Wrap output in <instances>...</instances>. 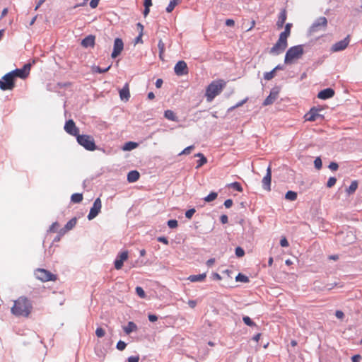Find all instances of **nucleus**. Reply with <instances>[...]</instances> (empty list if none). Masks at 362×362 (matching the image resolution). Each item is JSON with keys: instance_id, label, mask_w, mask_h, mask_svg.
Wrapping results in <instances>:
<instances>
[{"instance_id": "obj_63", "label": "nucleus", "mask_w": 362, "mask_h": 362, "mask_svg": "<svg viewBox=\"0 0 362 362\" xmlns=\"http://www.w3.org/2000/svg\"><path fill=\"white\" fill-rule=\"evenodd\" d=\"M352 362H360L361 356L359 354H356L352 356Z\"/></svg>"}, {"instance_id": "obj_6", "label": "nucleus", "mask_w": 362, "mask_h": 362, "mask_svg": "<svg viewBox=\"0 0 362 362\" xmlns=\"http://www.w3.org/2000/svg\"><path fill=\"white\" fill-rule=\"evenodd\" d=\"M35 275L37 279L43 282L55 281L57 279L56 275L44 269H36L35 272Z\"/></svg>"}, {"instance_id": "obj_10", "label": "nucleus", "mask_w": 362, "mask_h": 362, "mask_svg": "<svg viewBox=\"0 0 362 362\" xmlns=\"http://www.w3.org/2000/svg\"><path fill=\"white\" fill-rule=\"evenodd\" d=\"M101 207H102L101 200L100 198H97L94 201L92 207L90 208V212L87 216L88 219L90 221V220H93V218H95L98 215V214L100 212Z\"/></svg>"}, {"instance_id": "obj_48", "label": "nucleus", "mask_w": 362, "mask_h": 362, "mask_svg": "<svg viewBox=\"0 0 362 362\" xmlns=\"http://www.w3.org/2000/svg\"><path fill=\"white\" fill-rule=\"evenodd\" d=\"M195 212L196 210L194 209H190L185 212V217L188 219H190Z\"/></svg>"}, {"instance_id": "obj_4", "label": "nucleus", "mask_w": 362, "mask_h": 362, "mask_svg": "<svg viewBox=\"0 0 362 362\" xmlns=\"http://www.w3.org/2000/svg\"><path fill=\"white\" fill-rule=\"evenodd\" d=\"M76 141L79 145L83 146L87 151H93L97 148L94 139L90 135L79 134L76 137Z\"/></svg>"}, {"instance_id": "obj_46", "label": "nucleus", "mask_w": 362, "mask_h": 362, "mask_svg": "<svg viewBox=\"0 0 362 362\" xmlns=\"http://www.w3.org/2000/svg\"><path fill=\"white\" fill-rule=\"evenodd\" d=\"M95 334L98 337L101 338L105 336V331L102 327H98L95 330Z\"/></svg>"}, {"instance_id": "obj_5", "label": "nucleus", "mask_w": 362, "mask_h": 362, "mask_svg": "<svg viewBox=\"0 0 362 362\" xmlns=\"http://www.w3.org/2000/svg\"><path fill=\"white\" fill-rule=\"evenodd\" d=\"M288 46L287 39L279 36L276 42L270 49L269 54L272 55H279L284 52Z\"/></svg>"}, {"instance_id": "obj_25", "label": "nucleus", "mask_w": 362, "mask_h": 362, "mask_svg": "<svg viewBox=\"0 0 362 362\" xmlns=\"http://www.w3.org/2000/svg\"><path fill=\"white\" fill-rule=\"evenodd\" d=\"M76 223L77 218L76 217L72 218L66 223V224L64 226V228L62 230H63V233H65L71 230L76 226Z\"/></svg>"}, {"instance_id": "obj_55", "label": "nucleus", "mask_w": 362, "mask_h": 362, "mask_svg": "<svg viewBox=\"0 0 362 362\" xmlns=\"http://www.w3.org/2000/svg\"><path fill=\"white\" fill-rule=\"evenodd\" d=\"M31 64H25L23 67L22 68L25 72V74H27V76L29 74L30 70Z\"/></svg>"}, {"instance_id": "obj_1", "label": "nucleus", "mask_w": 362, "mask_h": 362, "mask_svg": "<svg viewBox=\"0 0 362 362\" xmlns=\"http://www.w3.org/2000/svg\"><path fill=\"white\" fill-rule=\"evenodd\" d=\"M33 310L31 301L25 296H21L14 301L11 313L16 317H28Z\"/></svg>"}, {"instance_id": "obj_24", "label": "nucleus", "mask_w": 362, "mask_h": 362, "mask_svg": "<svg viewBox=\"0 0 362 362\" xmlns=\"http://www.w3.org/2000/svg\"><path fill=\"white\" fill-rule=\"evenodd\" d=\"M140 177V174L137 170H132L127 174V181L129 182H135Z\"/></svg>"}, {"instance_id": "obj_40", "label": "nucleus", "mask_w": 362, "mask_h": 362, "mask_svg": "<svg viewBox=\"0 0 362 362\" xmlns=\"http://www.w3.org/2000/svg\"><path fill=\"white\" fill-rule=\"evenodd\" d=\"M136 294L141 298H144L146 297V293H145V291H144V289L140 287V286H137L136 288Z\"/></svg>"}, {"instance_id": "obj_28", "label": "nucleus", "mask_w": 362, "mask_h": 362, "mask_svg": "<svg viewBox=\"0 0 362 362\" xmlns=\"http://www.w3.org/2000/svg\"><path fill=\"white\" fill-rule=\"evenodd\" d=\"M195 157H199L200 159L197 160V165L196 166V168L198 169L201 168L203 165L206 163L207 159L202 154V153H198L194 155Z\"/></svg>"}, {"instance_id": "obj_13", "label": "nucleus", "mask_w": 362, "mask_h": 362, "mask_svg": "<svg viewBox=\"0 0 362 362\" xmlns=\"http://www.w3.org/2000/svg\"><path fill=\"white\" fill-rule=\"evenodd\" d=\"M271 182H272V168L269 165L267 168V173L262 180V187L266 191H271Z\"/></svg>"}, {"instance_id": "obj_38", "label": "nucleus", "mask_w": 362, "mask_h": 362, "mask_svg": "<svg viewBox=\"0 0 362 362\" xmlns=\"http://www.w3.org/2000/svg\"><path fill=\"white\" fill-rule=\"evenodd\" d=\"M275 72L274 69L269 72H265L264 74V78L267 81L272 80L274 77Z\"/></svg>"}, {"instance_id": "obj_47", "label": "nucleus", "mask_w": 362, "mask_h": 362, "mask_svg": "<svg viewBox=\"0 0 362 362\" xmlns=\"http://www.w3.org/2000/svg\"><path fill=\"white\" fill-rule=\"evenodd\" d=\"M245 255V251L241 247H237L235 248V255L238 257H242Z\"/></svg>"}, {"instance_id": "obj_49", "label": "nucleus", "mask_w": 362, "mask_h": 362, "mask_svg": "<svg viewBox=\"0 0 362 362\" xmlns=\"http://www.w3.org/2000/svg\"><path fill=\"white\" fill-rule=\"evenodd\" d=\"M194 148V146L193 145L192 146H187V148H185L180 153V155H182V154H185V155H187V154H189L191 153V151Z\"/></svg>"}, {"instance_id": "obj_30", "label": "nucleus", "mask_w": 362, "mask_h": 362, "mask_svg": "<svg viewBox=\"0 0 362 362\" xmlns=\"http://www.w3.org/2000/svg\"><path fill=\"white\" fill-rule=\"evenodd\" d=\"M181 1V0H170L168 6L166 8V11L170 13L173 11L175 7Z\"/></svg>"}, {"instance_id": "obj_17", "label": "nucleus", "mask_w": 362, "mask_h": 362, "mask_svg": "<svg viewBox=\"0 0 362 362\" xmlns=\"http://www.w3.org/2000/svg\"><path fill=\"white\" fill-rule=\"evenodd\" d=\"M14 87L15 84L6 77V74L2 77V80L0 79V88L2 90H11Z\"/></svg>"}, {"instance_id": "obj_57", "label": "nucleus", "mask_w": 362, "mask_h": 362, "mask_svg": "<svg viewBox=\"0 0 362 362\" xmlns=\"http://www.w3.org/2000/svg\"><path fill=\"white\" fill-rule=\"evenodd\" d=\"M99 1L100 0H91L90 2V6L92 8H95L98 6Z\"/></svg>"}, {"instance_id": "obj_3", "label": "nucleus", "mask_w": 362, "mask_h": 362, "mask_svg": "<svg viewBox=\"0 0 362 362\" xmlns=\"http://www.w3.org/2000/svg\"><path fill=\"white\" fill-rule=\"evenodd\" d=\"M303 47V45L291 47L286 53L284 63L289 64L294 60L300 59L304 54Z\"/></svg>"}, {"instance_id": "obj_58", "label": "nucleus", "mask_w": 362, "mask_h": 362, "mask_svg": "<svg viewBox=\"0 0 362 362\" xmlns=\"http://www.w3.org/2000/svg\"><path fill=\"white\" fill-rule=\"evenodd\" d=\"M220 221L221 222L223 223V224H226L228 223V216L227 215H221V217H220Z\"/></svg>"}, {"instance_id": "obj_14", "label": "nucleus", "mask_w": 362, "mask_h": 362, "mask_svg": "<svg viewBox=\"0 0 362 362\" xmlns=\"http://www.w3.org/2000/svg\"><path fill=\"white\" fill-rule=\"evenodd\" d=\"M174 71L177 76H184L188 74V67L185 61H179L174 67Z\"/></svg>"}, {"instance_id": "obj_11", "label": "nucleus", "mask_w": 362, "mask_h": 362, "mask_svg": "<svg viewBox=\"0 0 362 362\" xmlns=\"http://www.w3.org/2000/svg\"><path fill=\"white\" fill-rule=\"evenodd\" d=\"M349 42H350V35H348L344 39L334 43L332 46L331 50L334 52L344 50L348 47Z\"/></svg>"}, {"instance_id": "obj_9", "label": "nucleus", "mask_w": 362, "mask_h": 362, "mask_svg": "<svg viewBox=\"0 0 362 362\" xmlns=\"http://www.w3.org/2000/svg\"><path fill=\"white\" fill-rule=\"evenodd\" d=\"M64 129L69 135L77 137L79 135V129L76 126L73 119H69L66 122Z\"/></svg>"}, {"instance_id": "obj_50", "label": "nucleus", "mask_w": 362, "mask_h": 362, "mask_svg": "<svg viewBox=\"0 0 362 362\" xmlns=\"http://www.w3.org/2000/svg\"><path fill=\"white\" fill-rule=\"evenodd\" d=\"M328 168L332 171H336L339 168V165L335 162H331Z\"/></svg>"}, {"instance_id": "obj_34", "label": "nucleus", "mask_w": 362, "mask_h": 362, "mask_svg": "<svg viewBox=\"0 0 362 362\" xmlns=\"http://www.w3.org/2000/svg\"><path fill=\"white\" fill-rule=\"evenodd\" d=\"M228 187H230V188H233L235 190H236L238 192H243V190L241 185L239 182H232L230 184H228Z\"/></svg>"}, {"instance_id": "obj_62", "label": "nucleus", "mask_w": 362, "mask_h": 362, "mask_svg": "<svg viewBox=\"0 0 362 362\" xmlns=\"http://www.w3.org/2000/svg\"><path fill=\"white\" fill-rule=\"evenodd\" d=\"M110 68V66H108V67H107L105 69H101L100 67L97 66L96 67V71L100 73V74L105 73V72L107 71Z\"/></svg>"}, {"instance_id": "obj_32", "label": "nucleus", "mask_w": 362, "mask_h": 362, "mask_svg": "<svg viewBox=\"0 0 362 362\" xmlns=\"http://www.w3.org/2000/svg\"><path fill=\"white\" fill-rule=\"evenodd\" d=\"M358 187V182L356 180L352 181L349 188L346 189L348 194H351L355 192Z\"/></svg>"}, {"instance_id": "obj_36", "label": "nucleus", "mask_w": 362, "mask_h": 362, "mask_svg": "<svg viewBox=\"0 0 362 362\" xmlns=\"http://www.w3.org/2000/svg\"><path fill=\"white\" fill-rule=\"evenodd\" d=\"M218 194L214 192L209 193L204 199L206 202H210L215 200L217 198Z\"/></svg>"}, {"instance_id": "obj_51", "label": "nucleus", "mask_w": 362, "mask_h": 362, "mask_svg": "<svg viewBox=\"0 0 362 362\" xmlns=\"http://www.w3.org/2000/svg\"><path fill=\"white\" fill-rule=\"evenodd\" d=\"M139 356L137 355V356H129L128 358H127V361L128 362H139Z\"/></svg>"}, {"instance_id": "obj_31", "label": "nucleus", "mask_w": 362, "mask_h": 362, "mask_svg": "<svg viewBox=\"0 0 362 362\" xmlns=\"http://www.w3.org/2000/svg\"><path fill=\"white\" fill-rule=\"evenodd\" d=\"M83 200V194L81 193H74L71 197V201L73 203H80Z\"/></svg>"}, {"instance_id": "obj_54", "label": "nucleus", "mask_w": 362, "mask_h": 362, "mask_svg": "<svg viewBox=\"0 0 362 362\" xmlns=\"http://www.w3.org/2000/svg\"><path fill=\"white\" fill-rule=\"evenodd\" d=\"M157 240L160 243H162L165 245H168L169 242L167 238L164 236H160L157 238Z\"/></svg>"}, {"instance_id": "obj_26", "label": "nucleus", "mask_w": 362, "mask_h": 362, "mask_svg": "<svg viewBox=\"0 0 362 362\" xmlns=\"http://www.w3.org/2000/svg\"><path fill=\"white\" fill-rule=\"evenodd\" d=\"M293 25L291 23H288L285 25L284 30L281 32L279 35V36L284 37L286 39H288V37L291 35V29L292 28Z\"/></svg>"}, {"instance_id": "obj_15", "label": "nucleus", "mask_w": 362, "mask_h": 362, "mask_svg": "<svg viewBox=\"0 0 362 362\" xmlns=\"http://www.w3.org/2000/svg\"><path fill=\"white\" fill-rule=\"evenodd\" d=\"M124 49V43L121 38H116L114 42L113 51L111 54L112 58L118 57Z\"/></svg>"}, {"instance_id": "obj_12", "label": "nucleus", "mask_w": 362, "mask_h": 362, "mask_svg": "<svg viewBox=\"0 0 362 362\" xmlns=\"http://www.w3.org/2000/svg\"><path fill=\"white\" fill-rule=\"evenodd\" d=\"M6 77L11 81V82L15 84V81L16 77H19L21 78H25L27 77V74H25L23 69H16L13 71H11L6 74Z\"/></svg>"}, {"instance_id": "obj_42", "label": "nucleus", "mask_w": 362, "mask_h": 362, "mask_svg": "<svg viewBox=\"0 0 362 362\" xmlns=\"http://www.w3.org/2000/svg\"><path fill=\"white\" fill-rule=\"evenodd\" d=\"M168 224V226L170 228H175L177 227L178 226V223H177V221L175 220V219H170L168 221L167 223Z\"/></svg>"}, {"instance_id": "obj_43", "label": "nucleus", "mask_w": 362, "mask_h": 362, "mask_svg": "<svg viewBox=\"0 0 362 362\" xmlns=\"http://www.w3.org/2000/svg\"><path fill=\"white\" fill-rule=\"evenodd\" d=\"M158 49H159V55H160V57L161 58L162 57H161L162 54L163 53V52L165 50V44L163 43L162 40H159L158 44Z\"/></svg>"}, {"instance_id": "obj_7", "label": "nucleus", "mask_w": 362, "mask_h": 362, "mask_svg": "<svg viewBox=\"0 0 362 362\" xmlns=\"http://www.w3.org/2000/svg\"><path fill=\"white\" fill-rule=\"evenodd\" d=\"M327 26V20L325 17L322 16L317 18L312 25L309 28L310 34H313L325 28Z\"/></svg>"}, {"instance_id": "obj_39", "label": "nucleus", "mask_w": 362, "mask_h": 362, "mask_svg": "<svg viewBox=\"0 0 362 362\" xmlns=\"http://www.w3.org/2000/svg\"><path fill=\"white\" fill-rule=\"evenodd\" d=\"M243 320L245 325L250 327L255 326V323L248 316H244Z\"/></svg>"}, {"instance_id": "obj_16", "label": "nucleus", "mask_w": 362, "mask_h": 362, "mask_svg": "<svg viewBox=\"0 0 362 362\" xmlns=\"http://www.w3.org/2000/svg\"><path fill=\"white\" fill-rule=\"evenodd\" d=\"M128 258V252L123 251L120 252L116 257L114 264L116 269L119 270L122 269L124 262Z\"/></svg>"}, {"instance_id": "obj_44", "label": "nucleus", "mask_w": 362, "mask_h": 362, "mask_svg": "<svg viewBox=\"0 0 362 362\" xmlns=\"http://www.w3.org/2000/svg\"><path fill=\"white\" fill-rule=\"evenodd\" d=\"M337 182V179L334 177H330L327 182V187L329 188L332 187Z\"/></svg>"}, {"instance_id": "obj_2", "label": "nucleus", "mask_w": 362, "mask_h": 362, "mask_svg": "<svg viewBox=\"0 0 362 362\" xmlns=\"http://www.w3.org/2000/svg\"><path fill=\"white\" fill-rule=\"evenodd\" d=\"M227 82L223 79H217L213 81L208 85L206 89L205 96L207 102H211L217 95H218L223 88H226Z\"/></svg>"}, {"instance_id": "obj_56", "label": "nucleus", "mask_w": 362, "mask_h": 362, "mask_svg": "<svg viewBox=\"0 0 362 362\" xmlns=\"http://www.w3.org/2000/svg\"><path fill=\"white\" fill-rule=\"evenodd\" d=\"M233 200L230 199H228L224 202V206L226 208L228 209L232 206L233 205Z\"/></svg>"}, {"instance_id": "obj_27", "label": "nucleus", "mask_w": 362, "mask_h": 362, "mask_svg": "<svg viewBox=\"0 0 362 362\" xmlns=\"http://www.w3.org/2000/svg\"><path fill=\"white\" fill-rule=\"evenodd\" d=\"M206 275L205 273L197 274V275H190L188 277V279L191 282H197V281H202L206 278Z\"/></svg>"}, {"instance_id": "obj_64", "label": "nucleus", "mask_w": 362, "mask_h": 362, "mask_svg": "<svg viewBox=\"0 0 362 362\" xmlns=\"http://www.w3.org/2000/svg\"><path fill=\"white\" fill-rule=\"evenodd\" d=\"M226 25L229 27H232L235 25V21L233 19H227L226 21Z\"/></svg>"}, {"instance_id": "obj_37", "label": "nucleus", "mask_w": 362, "mask_h": 362, "mask_svg": "<svg viewBox=\"0 0 362 362\" xmlns=\"http://www.w3.org/2000/svg\"><path fill=\"white\" fill-rule=\"evenodd\" d=\"M137 146V144L132 141H129L125 144L123 149L125 151H131Z\"/></svg>"}, {"instance_id": "obj_53", "label": "nucleus", "mask_w": 362, "mask_h": 362, "mask_svg": "<svg viewBox=\"0 0 362 362\" xmlns=\"http://www.w3.org/2000/svg\"><path fill=\"white\" fill-rule=\"evenodd\" d=\"M280 245L281 247H288L289 245L288 242L285 237H284L281 239Z\"/></svg>"}, {"instance_id": "obj_21", "label": "nucleus", "mask_w": 362, "mask_h": 362, "mask_svg": "<svg viewBox=\"0 0 362 362\" xmlns=\"http://www.w3.org/2000/svg\"><path fill=\"white\" fill-rule=\"evenodd\" d=\"M120 99L123 101H128L130 98V93L129 84L127 83L123 88L119 90Z\"/></svg>"}, {"instance_id": "obj_59", "label": "nucleus", "mask_w": 362, "mask_h": 362, "mask_svg": "<svg viewBox=\"0 0 362 362\" xmlns=\"http://www.w3.org/2000/svg\"><path fill=\"white\" fill-rule=\"evenodd\" d=\"M142 35H143V33L139 32V35L135 38V43H142L143 42Z\"/></svg>"}, {"instance_id": "obj_18", "label": "nucleus", "mask_w": 362, "mask_h": 362, "mask_svg": "<svg viewBox=\"0 0 362 362\" xmlns=\"http://www.w3.org/2000/svg\"><path fill=\"white\" fill-rule=\"evenodd\" d=\"M334 90L331 88H325L320 91L317 94V98L322 100H327L332 98L334 95Z\"/></svg>"}, {"instance_id": "obj_45", "label": "nucleus", "mask_w": 362, "mask_h": 362, "mask_svg": "<svg viewBox=\"0 0 362 362\" xmlns=\"http://www.w3.org/2000/svg\"><path fill=\"white\" fill-rule=\"evenodd\" d=\"M126 346L127 344L124 341L119 340L117 344L116 348L119 351H123L125 349Z\"/></svg>"}, {"instance_id": "obj_8", "label": "nucleus", "mask_w": 362, "mask_h": 362, "mask_svg": "<svg viewBox=\"0 0 362 362\" xmlns=\"http://www.w3.org/2000/svg\"><path fill=\"white\" fill-rule=\"evenodd\" d=\"M322 109L315 107H312L310 111L305 115V120L315 122L317 120H322L324 116L319 113Z\"/></svg>"}, {"instance_id": "obj_61", "label": "nucleus", "mask_w": 362, "mask_h": 362, "mask_svg": "<svg viewBox=\"0 0 362 362\" xmlns=\"http://www.w3.org/2000/svg\"><path fill=\"white\" fill-rule=\"evenodd\" d=\"M335 316L338 318V319H343V317H344V314L342 311L341 310H337L336 313H335Z\"/></svg>"}, {"instance_id": "obj_29", "label": "nucleus", "mask_w": 362, "mask_h": 362, "mask_svg": "<svg viewBox=\"0 0 362 362\" xmlns=\"http://www.w3.org/2000/svg\"><path fill=\"white\" fill-rule=\"evenodd\" d=\"M164 117L170 121L177 122L178 120L177 117L175 115L174 112L170 110H168L165 111Z\"/></svg>"}, {"instance_id": "obj_20", "label": "nucleus", "mask_w": 362, "mask_h": 362, "mask_svg": "<svg viewBox=\"0 0 362 362\" xmlns=\"http://www.w3.org/2000/svg\"><path fill=\"white\" fill-rule=\"evenodd\" d=\"M95 37L94 35H89L82 40L81 45L85 48L93 47L95 45Z\"/></svg>"}, {"instance_id": "obj_60", "label": "nucleus", "mask_w": 362, "mask_h": 362, "mask_svg": "<svg viewBox=\"0 0 362 362\" xmlns=\"http://www.w3.org/2000/svg\"><path fill=\"white\" fill-rule=\"evenodd\" d=\"M148 320L151 322H154L158 320V317L153 314L148 315Z\"/></svg>"}, {"instance_id": "obj_19", "label": "nucleus", "mask_w": 362, "mask_h": 362, "mask_svg": "<svg viewBox=\"0 0 362 362\" xmlns=\"http://www.w3.org/2000/svg\"><path fill=\"white\" fill-rule=\"evenodd\" d=\"M287 18V11L286 8H283L281 10L279 16L278 20L276 22V26L278 29H281L283 28L286 21Z\"/></svg>"}, {"instance_id": "obj_52", "label": "nucleus", "mask_w": 362, "mask_h": 362, "mask_svg": "<svg viewBox=\"0 0 362 362\" xmlns=\"http://www.w3.org/2000/svg\"><path fill=\"white\" fill-rule=\"evenodd\" d=\"M58 226H59V223L57 222L53 223L50 226L49 231L52 232V233L56 232L57 231V228Z\"/></svg>"}, {"instance_id": "obj_35", "label": "nucleus", "mask_w": 362, "mask_h": 362, "mask_svg": "<svg viewBox=\"0 0 362 362\" xmlns=\"http://www.w3.org/2000/svg\"><path fill=\"white\" fill-rule=\"evenodd\" d=\"M235 280H236V281H240V282H243V283H247L250 281L249 278L247 276H245L241 273H239L236 276Z\"/></svg>"}, {"instance_id": "obj_22", "label": "nucleus", "mask_w": 362, "mask_h": 362, "mask_svg": "<svg viewBox=\"0 0 362 362\" xmlns=\"http://www.w3.org/2000/svg\"><path fill=\"white\" fill-rule=\"evenodd\" d=\"M277 97H278V91H274V90H272L270 92V94L264 100L263 105L267 106V105L274 103V101L277 99Z\"/></svg>"}, {"instance_id": "obj_41", "label": "nucleus", "mask_w": 362, "mask_h": 362, "mask_svg": "<svg viewBox=\"0 0 362 362\" xmlns=\"http://www.w3.org/2000/svg\"><path fill=\"white\" fill-rule=\"evenodd\" d=\"M314 165H315V168L317 170H320L322 168V160L320 157H317L315 160H314Z\"/></svg>"}, {"instance_id": "obj_33", "label": "nucleus", "mask_w": 362, "mask_h": 362, "mask_svg": "<svg viewBox=\"0 0 362 362\" xmlns=\"http://www.w3.org/2000/svg\"><path fill=\"white\" fill-rule=\"evenodd\" d=\"M285 198L290 201H295L297 199V193L289 190L286 193Z\"/></svg>"}, {"instance_id": "obj_23", "label": "nucleus", "mask_w": 362, "mask_h": 362, "mask_svg": "<svg viewBox=\"0 0 362 362\" xmlns=\"http://www.w3.org/2000/svg\"><path fill=\"white\" fill-rule=\"evenodd\" d=\"M123 330L126 334H129L133 332H136L138 330L137 325L134 322H129L127 325L123 327Z\"/></svg>"}]
</instances>
